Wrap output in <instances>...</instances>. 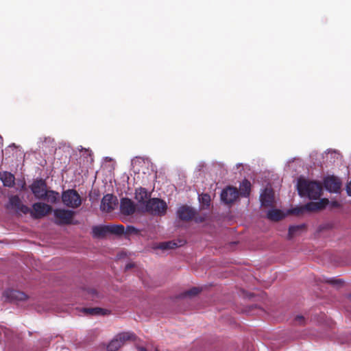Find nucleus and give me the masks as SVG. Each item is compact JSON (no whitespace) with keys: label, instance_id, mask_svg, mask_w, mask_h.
I'll list each match as a JSON object with an SVG mask.
<instances>
[{"label":"nucleus","instance_id":"obj_1","mask_svg":"<svg viewBox=\"0 0 351 351\" xmlns=\"http://www.w3.org/2000/svg\"><path fill=\"white\" fill-rule=\"evenodd\" d=\"M297 186L298 193L301 196H307L310 199H317L322 195V186L318 182L299 179Z\"/></svg>","mask_w":351,"mask_h":351},{"label":"nucleus","instance_id":"obj_2","mask_svg":"<svg viewBox=\"0 0 351 351\" xmlns=\"http://www.w3.org/2000/svg\"><path fill=\"white\" fill-rule=\"evenodd\" d=\"M167 210V203L159 198H149L145 204V206L142 207L141 212L148 213L155 216H164Z\"/></svg>","mask_w":351,"mask_h":351},{"label":"nucleus","instance_id":"obj_3","mask_svg":"<svg viewBox=\"0 0 351 351\" xmlns=\"http://www.w3.org/2000/svg\"><path fill=\"white\" fill-rule=\"evenodd\" d=\"M124 232V226L121 224L119 225H105V226H95L92 228V233L93 237L95 238H104L108 234L121 235Z\"/></svg>","mask_w":351,"mask_h":351},{"label":"nucleus","instance_id":"obj_4","mask_svg":"<svg viewBox=\"0 0 351 351\" xmlns=\"http://www.w3.org/2000/svg\"><path fill=\"white\" fill-rule=\"evenodd\" d=\"M329 204V200L326 198H323L319 202H311L306 204L304 206L292 208L290 213L295 215H300L303 214L305 210L307 211H317L321 210L326 208Z\"/></svg>","mask_w":351,"mask_h":351},{"label":"nucleus","instance_id":"obj_5","mask_svg":"<svg viewBox=\"0 0 351 351\" xmlns=\"http://www.w3.org/2000/svg\"><path fill=\"white\" fill-rule=\"evenodd\" d=\"M62 201L65 206L73 208H77L82 204L81 197L75 189L63 191Z\"/></svg>","mask_w":351,"mask_h":351},{"label":"nucleus","instance_id":"obj_6","mask_svg":"<svg viewBox=\"0 0 351 351\" xmlns=\"http://www.w3.org/2000/svg\"><path fill=\"white\" fill-rule=\"evenodd\" d=\"M135 337V335L132 332H125L119 333L108 343L107 350L108 351H117L126 341L134 340Z\"/></svg>","mask_w":351,"mask_h":351},{"label":"nucleus","instance_id":"obj_7","mask_svg":"<svg viewBox=\"0 0 351 351\" xmlns=\"http://www.w3.org/2000/svg\"><path fill=\"white\" fill-rule=\"evenodd\" d=\"M53 215L56 217L55 223L58 225H69L72 223L75 212L71 210L64 208H56L53 210Z\"/></svg>","mask_w":351,"mask_h":351},{"label":"nucleus","instance_id":"obj_8","mask_svg":"<svg viewBox=\"0 0 351 351\" xmlns=\"http://www.w3.org/2000/svg\"><path fill=\"white\" fill-rule=\"evenodd\" d=\"M52 207L43 202H36L32 205L31 217L34 219H41L52 211Z\"/></svg>","mask_w":351,"mask_h":351},{"label":"nucleus","instance_id":"obj_9","mask_svg":"<svg viewBox=\"0 0 351 351\" xmlns=\"http://www.w3.org/2000/svg\"><path fill=\"white\" fill-rule=\"evenodd\" d=\"M29 187L37 199H44V195H46V192L47 191L45 180L43 179L36 180Z\"/></svg>","mask_w":351,"mask_h":351},{"label":"nucleus","instance_id":"obj_10","mask_svg":"<svg viewBox=\"0 0 351 351\" xmlns=\"http://www.w3.org/2000/svg\"><path fill=\"white\" fill-rule=\"evenodd\" d=\"M239 197V191L236 187L228 186L221 193V199L226 204H232Z\"/></svg>","mask_w":351,"mask_h":351},{"label":"nucleus","instance_id":"obj_11","mask_svg":"<svg viewBox=\"0 0 351 351\" xmlns=\"http://www.w3.org/2000/svg\"><path fill=\"white\" fill-rule=\"evenodd\" d=\"M136 210V205L132 199L128 197H123L121 199L120 202V210L121 213L124 215H132Z\"/></svg>","mask_w":351,"mask_h":351},{"label":"nucleus","instance_id":"obj_12","mask_svg":"<svg viewBox=\"0 0 351 351\" xmlns=\"http://www.w3.org/2000/svg\"><path fill=\"white\" fill-rule=\"evenodd\" d=\"M324 185L328 191L338 193L341 186V182L338 178L332 176L324 179Z\"/></svg>","mask_w":351,"mask_h":351},{"label":"nucleus","instance_id":"obj_13","mask_svg":"<svg viewBox=\"0 0 351 351\" xmlns=\"http://www.w3.org/2000/svg\"><path fill=\"white\" fill-rule=\"evenodd\" d=\"M3 296L10 302L24 301L27 295L22 291L15 289H8L3 292Z\"/></svg>","mask_w":351,"mask_h":351},{"label":"nucleus","instance_id":"obj_14","mask_svg":"<svg viewBox=\"0 0 351 351\" xmlns=\"http://www.w3.org/2000/svg\"><path fill=\"white\" fill-rule=\"evenodd\" d=\"M149 195L145 188L140 187L136 190L135 199L137 201L138 210L141 212L142 207L145 206L146 202L149 199Z\"/></svg>","mask_w":351,"mask_h":351},{"label":"nucleus","instance_id":"obj_15","mask_svg":"<svg viewBox=\"0 0 351 351\" xmlns=\"http://www.w3.org/2000/svg\"><path fill=\"white\" fill-rule=\"evenodd\" d=\"M177 215L180 219L188 221L194 217L195 210L187 205H183L178 208Z\"/></svg>","mask_w":351,"mask_h":351},{"label":"nucleus","instance_id":"obj_16","mask_svg":"<svg viewBox=\"0 0 351 351\" xmlns=\"http://www.w3.org/2000/svg\"><path fill=\"white\" fill-rule=\"evenodd\" d=\"M116 197L112 194L104 195L101 199L100 208L101 210L110 213L114 208Z\"/></svg>","mask_w":351,"mask_h":351},{"label":"nucleus","instance_id":"obj_17","mask_svg":"<svg viewBox=\"0 0 351 351\" xmlns=\"http://www.w3.org/2000/svg\"><path fill=\"white\" fill-rule=\"evenodd\" d=\"M261 205L265 207L272 206L274 202V193L271 190L265 189L260 196Z\"/></svg>","mask_w":351,"mask_h":351},{"label":"nucleus","instance_id":"obj_18","mask_svg":"<svg viewBox=\"0 0 351 351\" xmlns=\"http://www.w3.org/2000/svg\"><path fill=\"white\" fill-rule=\"evenodd\" d=\"M0 179L5 186L11 188L14 185L15 177L10 172L0 173Z\"/></svg>","mask_w":351,"mask_h":351},{"label":"nucleus","instance_id":"obj_19","mask_svg":"<svg viewBox=\"0 0 351 351\" xmlns=\"http://www.w3.org/2000/svg\"><path fill=\"white\" fill-rule=\"evenodd\" d=\"M184 244V242L182 241H179V243H176L173 241H166V242H162L160 243L156 248L160 249L162 250H170V249H175L178 247V246H181Z\"/></svg>","mask_w":351,"mask_h":351},{"label":"nucleus","instance_id":"obj_20","mask_svg":"<svg viewBox=\"0 0 351 351\" xmlns=\"http://www.w3.org/2000/svg\"><path fill=\"white\" fill-rule=\"evenodd\" d=\"M251 191V183L247 180L245 179L240 185L239 195L242 197H247L250 195Z\"/></svg>","mask_w":351,"mask_h":351},{"label":"nucleus","instance_id":"obj_21","mask_svg":"<svg viewBox=\"0 0 351 351\" xmlns=\"http://www.w3.org/2000/svg\"><path fill=\"white\" fill-rule=\"evenodd\" d=\"M267 217L271 221H278L283 219L285 215L281 210L278 209H272L267 212Z\"/></svg>","mask_w":351,"mask_h":351},{"label":"nucleus","instance_id":"obj_22","mask_svg":"<svg viewBox=\"0 0 351 351\" xmlns=\"http://www.w3.org/2000/svg\"><path fill=\"white\" fill-rule=\"evenodd\" d=\"M59 193L56 191L49 190L47 191L46 195H44L43 200H47V202L51 204H56L59 200Z\"/></svg>","mask_w":351,"mask_h":351},{"label":"nucleus","instance_id":"obj_23","mask_svg":"<svg viewBox=\"0 0 351 351\" xmlns=\"http://www.w3.org/2000/svg\"><path fill=\"white\" fill-rule=\"evenodd\" d=\"M306 226L304 224L290 226L289 228L288 238L289 239H292L295 235H297L299 232L304 230Z\"/></svg>","mask_w":351,"mask_h":351},{"label":"nucleus","instance_id":"obj_24","mask_svg":"<svg viewBox=\"0 0 351 351\" xmlns=\"http://www.w3.org/2000/svg\"><path fill=\"white\" fill-rule=\"evenodd\" d=\"M105 310L101 308H85L84 312L89 315H104Z\"/></svg>","mask_w":351,"mask_h":351},{"label":"nucleus","instance_id":"obj_25","mask_svg":"<svg viewBox=\"0 0 351 351\" xmlns=\"http://www.w3.org/2000/svg\"><path fill=\"white\" fill-rule=\"evenodd\" d=\"M9 203L12 206V207L16 208V210L22 204L21 199L18 195H12L9 198Z\"/></svg>","mask_w":351,"mask_h":351},{"label":"nucleus","instance_id":"obj_26","mask_svg":"<svg viewBox=\"0 0 351 351\" xmlns=\"http://www.w3.org/2000/svg\"><path fill=\"white\" fill-rule=\"evenodd\" d=\"M201 290L202 289H199V287H193L189 290L185 291L183 295L184 296H195L199 293Z\"/></svg>","mask_w":351,"mask_h":351},{"label":"nucleus","instance_id":"obj_27","mask_svg":"<svg viewBox=\"0 0 351 351\" xmlns=\"http://www.w3.org/2000/svg\"><path fill=\"white\" fill-rule=\"evenodd\" d=\"M199 201L206 207H208L210 203V196L207 193H203L200 196Z\"/></svg>","mask_w":351,"mask_h":351},{"label":"nucleus","instance_id":"obj_28","mask_svg":"<svg viewBox=\"0 0 351 351\" xmlns=\"http://www.w3.org/2000/svg\"><path fill=\"white\" fill-rule=\"evenodd\" d=\"M16 210L19 211L25 215L28 214V213H29L31 215L32 209H30L27 206L21 204V206L19 207V208Z\"/></svg>","mask_w":351,"mask_h":351},{"label":"nucleus","instance_id":"obj_29","mask_svg":"<svg viewBox=\"0 0 351 351\" xmlns=\"http://www.w3.org/2000/svg\"><path fill=\"white\" fill-rule=\"evenodd\" d=\"M326 282L332 285H339L343 283L341 279H336V278H328L326 280Z\"/></svg>","mask_w":351,"mask_h":351},{"label":"nucleus","instance_id":"obj_30","mask_svg":"<svg viewBox=\"0 0 351 351\" xmlns=\"http://www.w3.org/2000/svg\"><path fill=\"white\" fill-rule=\"evenodd\" d=\"M138 230L134 228V226H128L126 228L125 232L124 231L123 234H137Z\"/></svg>","mask_w":351,"mask_h":351},{"label":"nucleus","instance_id":"obj_31","mask_svg":"<svg viewBox=\"0 0 351 351\" xmlns=\"http://www.w3.org/2000/svg\"><path fill=\"white\" fill-rule=\"evenodd\" d=\"M295 322L299 325H303L304 324V317L302 315H297L295 318Z\"/></svg>","mask_w":351,"mask_h":351},{"label":"nucleus","instance_id":"obj_32","mask_svg":"<svg viewBox=\"0 0 351 351\" xmlns=\"http://www.w3.org/2000/svg\"><path fill=\"white\" fill-rule=\"evenodd\" d=\"M346 191L348 195L351 196V181L348 184Z\"/></svg>","mask_w":351,"mask_h":351},{"label":"nucleus","instance_id":"obj_33","mask_svg":"<svg viewBox=\"0 0 351 351\" xmlns=\"http://www.w3.org/2000/svg\"><path fill=\"white\" fill-rule=\"evenodd\" d=\"M134 266L133 263H128L125 265V270H128Z\"/></svg>","mask_w":351,"mask_h":351},{"label":"nucleus","instance_id":"obj_34","mask_svg":"<svg viewBox=\"0 0 351 351\" xmlns=\"http://www.w3.org/2000/svg\"><path fill=\"white\" fill-rule=\"evenodd\" d=\"M332 206L333 207H338V206H339V204L337 202H333L332 203Z\"/></svg>","mask_w":351,"mask_h":351},{"label":"nucleus","instance_id":"obj_35","mask_svg":"<svg viewBox=\"0 0 351 351\" xmlns=\"http://www.w3.org/2000/svg\"><path fill=\"white\" fill-rule=\"evenodd\" d=\"M138 351H147V350L143 347H140L138 348Z\"/></svg>","mask_w":351,"mask_h":351},{"label":"nucleus","instance_id":"obj_36","mask_svg":"<svg viewBox=\"0 0 351 351\" xmlns=\"http://www.w3.org/2000/svg\"><path fill=\"white\" fill-rule=\"evenodd\" d=\"M348 299L349 300L350 302H351V293L348 295Z\"/></svg>","mask_w":351,"mask_h":351}]
</instances>
